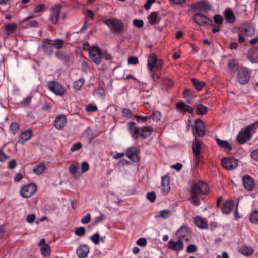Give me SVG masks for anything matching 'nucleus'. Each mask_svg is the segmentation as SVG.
Segmentation results:
<instances>
[{
    "label": "nucleus",
    "mask_w": 258,
    "mask_h": 258,
    "mask_svg": "<svg viewBox=\"0 0 258 258\" xmlns=\"http://www.w3.org/2000/svg\"><path fill=\"white\" fill-rule=\"evenodd\" d=\"M89 165L86 161H84L81 165V172L84 173L89 170Z\"/></svg>",
    "instance_id": "13d9d810"
},
{
    "label": "nucleus",
    "mask_w": 258,
    "mask_h": 258,
    "mask_svg": "<svg viewBox=\"0 0 258 258\" xmlns=\"http://www.w3.org/2000/svg\"><path fill=\"white\" fill-rule=\"evenodd\" d=\"M207 108L202 104L197 105L196 108V113L198 115H204L207 112Z\"/></svg>",
    "instance_id": "c9c22d12"
},
{
    "label": "nucleus",
    "mask_w": 258,
    "mask_h": 258,
    "mask_svg": "<svg viewBox=\"0 0 258 258\" xmlns=\"http://www.w3.org/2000/svg\"><path fill=\"white\" fill-rule=\"evenodd\" d=\"M250 156L252 159L258 161V149L253 150L250 153Z\"/></svg>",
    "instance_id": "e2e57ef3"
},
{
    "label": "nucleus",
    "mask_w": 258,
    "mask_h": 258,
    "mask_svg": "<svg viewBox=\"0 0 258 258\" xmlns=\"http://www.w3.org/2000/svg\"><path fill=\"white\" fill-rule=\"evenodd\" d=\"M247 57L251 63H258V46L252 48L248 51Z\"/></svg>",
    "instance_id": "4be33fe9"
},
{
    "label": "nucleus",
    "mask_w": 258,
    "mask_h": 258,
    "mask_svg": "<svg viewBox=\"0 0 258 258\" xmlns=\"http://www.w3.org/2000/svg\"><path fill=\"white\" fill-rule=\"evenodd\" d=\"M167 247L171 250L180 252L184 249V243L183 241L177 239V241L170 240L167 243Z\"/></svg>",
    "instance_id": "9b49d317"
},
{
    "label": "nucleus",
    "mask_w": 258,
    "mask_h": 258,
    "mask_svg": "<svg viewBox=\"0 0 258 258\" xmlns=\"http://www.w3.org/2000/svg\"><path fill=\"white\" fill-rule=\"evenodd\" d=\"M81 147L82 144L79 142L73 144L71 147V151L72 152H74L77 150H79L81 148Z\"/></svg>",
    "instance_id": "4d7b16f0"
},
{
    "label": "nucleus",
    "mask_w": 258,
    "mask_h": 258,
    "mask_svg": "<svg viewBox=\"0 0 258 258\" xmlns=\"http://www.w3.org/2000/svg\"><path fill=\"white\" fill-rule=\"evenodd\" d=\"M195 225L201 229L205 228L207 227V222L200 216H196L194 219Z\"/></svg>",
    "instance_id": "c85d7f7f"
},
{
    "label": "nucleus",
    "mask_w": 258,
    "mask_h": 258,
    "mask_svg": "<svg viewBox=\"0 0 258 258\" xmlns=\"http://www.w3.org/2000/svg\"><path fill=\"white\" fill-rule=\"evenodd\" d=\"M163 67V62L158 59L154 53H151L148 59L147 68L149 72H156L161 70Z\"/></svg>",
    "instance_id": "7ed1b4c3"
},
{
    "label": "nucleus",
    "mask_w": 258,
    "mask_h": 258,
    "mask_svg": "<svg viewBox=\"0 0 258 258\" xmlns=\"http://www.w3.org/2000/svg\"><path fill=\"white\" fill-rule=\"evenodd\" d=\"M194 21L197 24L200 26L212 22V20L209 17L201 13H196L194 15Z\"/></svg>",
    "instance_id": "f3484780"
},
{
    "label": "nucleus",
    "mask_w": 258,
    "mask_h": 258,
    "mask_svg": "<svg viewBox=\"0 0 258 258\" xmlns=\"http://www.w3.org/2000/svg\"><path fill=\"white\" fill-rule=\"evenodd\" d=\"M221 164L223 168L227 170H233L238 165V161L233 158L225 157L221 160Z\"/></svg>",
    "instance_id": "1a4fd4ad"
},
{
    "label": "nucleus",
    "mask_w": 258,
    "mask_h": 258,
    "mask_svg": "<svg viewBox=\"0 0 258 258\" xmlns=\"http://www.w3.org/2000/svg\"><path fill=\"white\" fill-rule=\"evenodd\" d=\"M158 14L157 12H152L149 17V22L151 24H154L157 20Z\"/></svg>",
    "instance_id": "c03bdc74"
},
{
    "label": "nucleus",
    "mask_w": 258,
    "mask_h": 258,
    "mask_svg": "<svg viewBox=\"0 0 258 258\" xmlns=\"http://www.w3.org/2000/svg\"><path fill=\"white\" fill-rule=\"evenodd\" d=\"M130 132L132 135V137L136 139H137L139 135H140L139 130L137 127H135L132 129V131H130Z\"/></svg>",
    "instance_id": "5fc2aeb1"
},
{
    "label": "nucleus",
    "mask_w": 258,
    "mask_h": 258,
    "mask_svg": "<svg viewBox=\"0 0 258 258\" xmlns=\"http://www.w3.org/2000/svg\"><path fill=\"white\" fill-rule=\"evenodd\" d=\"M195 87L198 91H201L202 88L205 86L206 84L203 81H200L195 78L191 79Z\"/></svg>",
    "instance_id": "473e14b6"
},
{
    "label": "nucleus",
    "mask_w": 258,
    "mask_h": 258,
    "mask_svg": "<svg viewBox=\"0 0 258 258\" xmlns=\"http://www.w3.org/2000/svg\"><path fill=\"white\" fill-rule=\"evenodd\" d=\"M37 187L34 184H29L22 187L20 190L22 197L28 198L33 196L36 191Z\"/></svg>",
    "instance_id": "9d476101"
},
{
    "label": "nucleus",
    "mask_w": 258,
    "mask_h": 258,
    "mask_svg": "<svg viewBox=\"0 0 258 258\" xmlns=\"http://www.w3.org/2000/svg\"><path fill=\"white\" fill-rule=\"evenodd\" d=\"M234 202L232 200H227L224 202V205L221 208V211L226 214H229L233 210Z\"/></svg>",
    "instance_id": "412c9836"
},
{
    "label": "nucleus",
    "mask_w": 258,
    "mask_h": 258,
    "mask_svg": "<svg viewBox=\"0 0 258 258\" xmlns=\"http://www.w3.org/2000/svg\"><path fill=\"white\" fill-rule=\"evenodd\" d=\"M217 144L221 147L227 149L230 151L232 149V147L229 143L226 140H222L219 138L216 139Z\"/></svg>",
    "instance_id": "c756f323"
},
{
    "label": "nucleus",
    "mask_w": 258,
    "mask_h": 258,
    "mask_svg": "<svg viewBox=\"0 0 258 258\" xmlns=\"http://www.w3.org/2000/svg\"><path fill=\"white\" fill-rule=\"evenodd\" d=\"M191 91L189 89L185 90L183 92V96L186 99L187 102L191 104L192 102L193 98L192 97L190 96V93Z\"/></svg>",
    "instance_id": "79ce46f5"
},
{
    "label": "nucleus",
    "mask_w": 258,
    "mask_h": 258,
    "mask_svg": "<svg viewBox=\"0 0 258 258\" xmlns=\"http://www.w3.org/2000/svg\"><path fill=\"white\" fill-rule=\"evenodd\" d=\"M90 219L91 215L88 213L82 218L81 221L82 224H85L88 223L90 221Z\"/></svg>",
    "instance_id": "603ef678"
},
{
    "label": "nucleus",
    "mask_w": 258,
    "mask_h": 258,
    "mask_svg": "<svg viewBox=\"0 0 258 258\" xmlns=\"http://www.w3.org/2000/svg\"><path fill=\"white\" fill-rule=\"evenodd\" d=\"M176 236L177 239L182 241L185 240L188 242L191 239L190 229L186 226H181L176 232Z\"/></svg>",
    "instance_id": "6e6552de"
},
{
    "label": "nucleus",
    "mask_w": 258,
    "mask_h": 258,
    "mask_svg": "<svg viewBox=\"0 0 258 258\" xmlns=\"http://www.w3.org/2000/svg\"><path fill=\"white\" fill-rule=\"evenodd\" d=\"M33 136V132L31 130L27 129L22 132L18 137V143L24 144L26 142L29 140Z\"/></svg>",
    "instance_id": "dca6fc26"
},
{
    "label": "nucleus",
    "mask_w": 258,
    "mask_h": 258,
    "mask_svg": "<svg viewBox=\"0 0 258 258\" xmlns=\"http://www.w3.org/2000/svg\"><path fill=\"white\" fill-rule=\"evenodd\" d=\"M32 96H29L24 98L21 102L20 105L22 106L26 107L29 106L31 102Z\"/></svg>",
    "instance_id": "37998d69"
},
{
    "label": "nucleus",
    "mask_w": 258,
    "mask_h": 258,
    "mask_svg": "<svg viewBox=\"0 0 258 258\" xmlns=\"http://www.w3.org/2000/svg\"><path fill=\"white\" fill-rule=\"evenodd\" d=\"M214 20L215 23L218 25L222 24L223 21L222 17L220 15H216L214 17Z\"/></svg>",
    "instance_id": "6e6d98bb"
},
{
    "label": "nucleus",
    "mask_w": 258,
    "mask_h": 258,
    "mask_svg": "<svg viewBox=\"0 0 258 258\" xmlns=\"http://www.w3.org/2000/svg\"><path fill=\"white\" fill-rule=\"evenodd\" d=\"M191 8L193 9H197L199 11L202 8L204 9L206 11L211 9L210 5L207 2L205 1H202L200 3L194 4L192 5Z\"/></svg>",
    "instance_id": "393cba45"
},
{
    "label": "nucleus",
    "mask_w": 258,
    "mask_h": 258,
    "mask_svg": "<svg viewBox=\"0 0 258 258\" xmlns=\"http://www.w3.org/2000/svg\"><path fill=\"white\" fill-rule=\"evenodd\" d=\"M79 169L78 164H73L70 166L69 171L72 175H75L77 173Z\"/></svg>",
    "instance_id": "de8ad7c7"
},
{
    "label": "nucleus",
    "mask_w": 258,
    "mask_h": 258,
    "mask_svg": "<svg viewBox=\"0 0 258 258\" xmlns=\"http://www.w3.org/2000/svg\"><path fill=\"white\" fill-rule=\"evenodd\" d=\"M172 215V211L168 209L161 210L159 212V215L157 216L159 217H161L163 219H166Z\"/></svg>",
    "instance_id": "4c0bfd02"
},
{
    "label": "nucleus",
    "mask_w": 258,
    "mask_h": 258,
    "mask_svg": "<svg viewBox=\"0 0 258 258\" xmlns=\"http://www.w3.org/2000/svg\"><path fill=\"white\" fill-rule=\"evenodd\" d=\"M244 33L247 36H252L255 32L254 28L251 25H247L243 27Z\"/></svg>",
    "instance_id": "58836bf2"
},
{
    "label": "nucleus",
    "mask_w": 258,
    "mask_h": 258,
    "mask_svg": "<svg viewBox=\"0 0 258 258\" xmlns=\"http://www.w3.org/2000/svg\"><path fill=\"white\" fill-rule=\"evenodd\" d=\"M197 250V247L194 244L189 245L187 246V249H186V252L189 253L195 252Z\"/></svg>",
    "instance_id": "bf43d9fd"
},
{
    "label": "nucleus",
    "mask_w": 258,
    "mask_h": 258,
    "mask_svg": "<svg viewBox=\"0 0 258 258\" xmlns=\"http://www.w3.org/2000/svg\"><path fill=\"white\" fill-rule=\"evenodd\" d=\"M204 127V123L201 120H196L194 124L195 132H194V134L195 135V134L196 136L203 137L205 134Z\"/></svg>",
    "instance_id": "a211bd4d"
},
{
    "label": "nucleus",
    "mask_w": 258,
    "mask_h": 258,
    "mask_svg": "<svg viewBox=\"0 0 258 258\" xmlns=\"http://www.w3.org/2000/svg\"><path fill=\"white\" fill-rule=\"evenodd\" d=\"M137 148L136 147L132 146L128 148L126 152V156L134 162L139 161V157L137 154Z\"/></svg>",
    "instance_id": "aec40b11"
},
{
    "label": "nucleus",
    "mask_w": 258,
    "mask_h": 258,
    "mask_svg": "<svg viewBox=\"0 0 258 258\" xmlns=\"http://www.w3.org/2000/svg\"><path fill=\"white\" fill-rule=\"evenodd\" d=\"M91 241L96 245L99 243L100 237L99 234H94L90 238Z\"/></svg>",
    "instance_id": "09e8293b"
},
{
    "label": "nucleus",
    "mask_w": 258,
    "mask_h": 258,
    "mask_svg": "<svg viewBox=\"0 0 258 258\" xmlns=\"http://www.w3.org/2000/svg\"><path fill=\"white\" fill-rule=\"evenodd\" d=\"M10 129L13 134H16L20 129V125L16 122H13L10 125Z\"/></svg>",
    "instance_id": "a18cd8bd"
},
{
    "label": "nucleus",
    "mask_w": 258,
    "mask_h": 258,
    "mask_svg": "<svg viewBox=\"0 0 258 258\" xmlns=\"http://www.w3.org/2000/svg\"><path fill=\"white\" fill-rule=\"evenodd\" d=\"M243 184L245 189L247 191H251L254 185L253 179L250 176L245 175L242 178Z\"/></svg>",
    "instance_id": "5701e85b"
},
{
    "label": "nucleus",
    "mask_w": 258,
    "mask_h": 258,
    "mask_svg": "<svg viewBox=\"0 0 258 258\" xmlns=\"http://www.w3.org/2000/svg\"><path fill=\"white\" fill-rule=\"evenodd\" d=\"M228 66L229 70L231 71H234L236 67V60L234 59H230L228 62Z\"/></svg>",
    "instance_id": "3c124183"
},
{
    "label": "nucleus",
    "mask_w": 258,
    "mask_h": 258,
    "mask_svg": "<svg viewBox=\"0 0 258 258\" xmlns=\"http://www.w3.org/2000/svg\"><path fill=\"white\" fill-rule=\"evenodd\" d=\"M105 218H106V216L104 214H101L99 216L96 217L95 218V220L94 221V224L95 225L98 224L99 222H100L102 221H103V220H104L105 219Z\"/></svg>",
    "instance_id": "69168bd1"
},
{
    "label": "nucleus",
    "mask_w": 258,
    "mask_h": 258,
    "mask_svg": "<svg viewBox=\"0 0 258 258\" xmlns=\"http://www.w3.org/2000/svg\"><path fill=\"white\" fill-rule=\"evenodd\" d=\"M176 108L181 111L188 112L190 113L194 112V109L182 101L178 102L176 105Z\"/></svg>",
    "instance_id": "a878e982"
},
{
    "label": "nucleus",
    "mask_w": 258,
    "mask_h": 258,
    "mask_svg": "<svg viewBox=\"0 0 258 258\" xmlns=\"http://www.w3.org/2000/svg\"><path fill=\"white\" fill-rule=\"evenodd\" d=\"M255 129V125L252 124L241 131L237 137L238 142L239 144H243L249 140L251 138L252 134L254 132Z\"/></svg>",
    "instance_id": "20e7f679"
},
{
    "label": "nucleus",
    "mask_w": 258,
    "mask_h": 258,
    "mask_svg": "<svg viewBox=\"0 0 258 258\" xmlns=\"http://www.w3.org/2000/svg\"><path fill=\"white\" fill-rule=\"evenodd\" d=\"M122 114L124 117H126L127 118H130L132 116V112L131 111L127 108H124L122 110Z\"/></svg>",
    "instance_id": "0e129e2a"
},
{
    "label": "nucleus",
    "mask_w": 258,
    "mask_h": 258,
    "mask_svg": "<svg viewBox=\"0 0 258 258\" xmlns=\"http://www.w3.org/2000/svg\"><path fill=\"white\" fill-rule=\"evenodd\" d=\"M49 90L57 96H62L66 92L64 88L62 85L56 81H50L48 83Z\"/></svg>",
    "instance_id": "0eeeda50"
},
{
    "label": "nucleus",
    "mask_w": 258,
    "mask_h": 258,
    "mask_svg": "<svg viewBox=\"0 0 258 258\" xmlns=\"http://www.w3.org/2000/svg\"><path fill=\"white\" fill-rule=\"evenodd\" d=\"M85 83V80L83 78H79V79L76 80L74 83V84H73V87H74V88L76 90V91H79L80 90L82 86L83 85V84H84Z\"/></svg>",
    "instance_id": "72a5a7b5"
},
{
    "label": "nucleus",
    "mask_w": 258,
    "mask_h": 258,
    "mask_svg": "<svg viewBox=\"0 0 258 258\" xmlns=\"http://www.w3.org/2000/svg\"><path fill=\"white\" fill-rule=\"evenodd\" d=\"M85 229L83 227L77 228L75 231V234L78 236H83L85 234Z\"/></svg>",
    "instance_id": "49530a36"
},
{
    "label": "nucleus",
    "mask_w": 258,
    "mask_h": 258,
    "mask_svg": "<svg viewBox=\"0 0 258 258\" xmlns=\"http://www.w3.org/2000/svg\"><path fill=\"white\" fill-rule=\"evenodd\" d=\"M249 219L251 223L255 224H258V210H256L251 214Z\"/></svg>",
    "instance_id": "ea45409f"
},
{
    "label": "nucleus",
    "mask_w": 258,
    "mask_h": 258,
    "mask_svg": "<svg viewBox=\"0 0 258 258\" xmlns=\"http://www.w3.org/2000/svg\"><path fill=\"white\" fill-rule=\"evenodd\" d=\"M35 218V215L34 214H29L27 216L26 221L29 223H32L34 221Z\"/></svg>",
    "instance_id": "774afa93"
},
{
    "label": "nucleus",
    "mask_w": 258,
    "mask_h": 258,
    "mask_svg": "<svg viewBox=\"0 0 258 258\" xmlns=\"http://www.w3.org/2000/svg\"><path fill=\"white\" fill-rule=\"evenodd\" d=\"M60 10L61 5L60 4L55 5L50 9V21L52 24H56L58 23Z\"/></svg>",
    "instance_id": "f8f14e48"
},
{
    "label": "nucleus",
    "mask_w": 258,
    "mask_h": 258,
    "mask_svg": "<svg viewBox=\"0 0 258 258\" xmlns=\"http://www.w3.org/2000/svg\"><path fill=\"white\" fill-rule=\"evenodd\" d=\"M51 41L50 39H46L42 43L43 52L48 56H51L53 53L54 44Z\"/></svg>",
    "instance_id": "4468645a"
},
{
    "label": "nucleus",
    "mask_w": 258,
    "mask_h": 258,
    "mask_svg": "<svg viewBox=\"0 0 258 258\" xmlns=\"http://www.w3.org/2000/svg\"><path fill=\"white\" fill-rule=\"evenodd\" d=\"M152 131L153 129L151 126L144 127L141 130L140 136L143 138H146L151 135Z\"/></svg>",
    "instance_id": "2f4dec72"
},
{
    "label": "nucleus",
    "mask_w": 258,
    "mask_h": 258,
    "mask_svg": "<svg viewBox=\"0 0 258 258\" xmlns=\"http://www.w3.org/2000/svg\"><path fill=\"white\" fill-rule=\"evenodd\" d=\"M203 142L197 140L196 135L195 134V139L192 143V149L194 156L196 158H200L202 156L201 155V148Z\"/></svg>",
    "instance_id": "ddd939ff"
},
{
    "label": "nucleus",
    "mask_w": 258,
    "mask_h": 258,
    "mask_svg": "<svg viewBox=\"0 0 258 258\" xmlns=\"http://www.w3.org/2000/svg\"><path fill=\"white\" fill-rule=\"evenodd\" d=\"M209 191L208 185L204 182L199 181L193 185L191 189L190 200L195 205L199 204L200 195L206 194Z\"/></svg>",
    "instance_id": "f257e3e1"
},
{
    "label": "nucleus",
    "mask_w": 258,
    "mask_h": 258,
    "mask_svg": "<svg viewBox=\"0 0 258 258\" xmlns=\"http://www.w3.org/2000/svg\"><path fill=\"white\" fill-rule=\"evenodd\" d=\"M54 47L57 49H60L63 47L64 41L62 39H57L54 41L53 43Z\"/></svg>",
    "instance_id": "a19ab883"
},
{
    "label": "nucleus",
    "mask_w": 258,
    "mask_h": 258,
    "mask_svg": "<svg viewBox=\"0 0 258 258\" xmlns=\"http://www.w3.org/2000/svg\"><path fill=\"white\" fill-rule=\"evenodd\" d=\"M133 25L139 28H141L143 27L144 22L142 20L134 19L133 21Z\"/></svg>",
    "instance_id": "864d4df0"
},
{
    "label": "nucleus",
    "mask_w": 258,
    "mask_h": 258,
    "mask_svg": "<svg viewBox=\"0 0 258 258\" xmlns=\"http://www.w3.org/2000/svg\"><path fill=\"white\" fill-rule=\"evenodd\" d=\"M250 73V71L247 68L238 67L237 74L238 81L242 85L247 84L249 81Z\"/></svg>",
    "instance_id": "39448f33"
},
{
    "label": "nucleus",
    "mask_w": 258,
    "mask_h": 258,
    "mask_svg": "<svg viewBox=\"0 0 258 258\" xmlns=\"http://www.w3.org/2000/svg\"><path fill=\"white\" fill-rule=\"evenodd\" d=\"M139 62L138 59L137 57H130L128 59V63L129 64L136 65Z\"/></svg>",
    "instance_id": "680f3d73"
},
{
    "label": "nucleus",
    "mask_w": 258,
    "mask_h": 258,
    "mask_svg": "<svg viewBox=\"0 0 258 258\" xmlns=\"http://www.w3.org/2000/svg\"><path fill=\"white\" fill-rule=\"evenodd\" d=\"M89 246L86 244L79 246L76 249V254L79 258H86L89 252Z\"/></svg>",
    "instance_id": "6ab92c4d"
},
{
    "label": "nucleus",
    "mask_w": 258,
    "mask_h": 258,
    "mask_svg": "<svg viewBox=\"0 0 258 258\" xmlns=\"http://www.w3.org/2000/svg\"><path fill=\"white\" fill-rule=\"evenodd\" d=\"M45 170V165L44 163H39L35 168L33 169V172L36 174L42 173Z\"/></svg>",
    "instance_id": "e433bc0d"
},
{
    "label": "nucleus",
    "mask_w": 258,
    "mask_h": 258,
    "mask_svg": "<svg viewBox=\"0 0 258 258\" xmlns=\"http://www.w3.org/2000/svg\"><path fill=\"white\" fill-rule=\"evenodd\" d=\"M225 20L229 23H233L235 20V17L233 12L230 10H226L225 12Z\"/></svg>",
    "instance_id": "7c9ffc66"
},
{
    "label": "nucleus",
    "mask_w": 258,
    "mask_h": 258,
    "mask_svg": "<svg viewBox=\"0 0 258 258\" xmlns=\"http://www.w3.org/2000/svg\"><path fill=\"white\" fill-rule=\"evenodd\" d=\"M170 180L168 176L165 175L162 178V191L164 194H168L170 189Z\"/></svg>",
    "instance_id": "b1692460"
},
{
    "label": "nucleus",
    "mask_w": 258,
    "mask_h": 258,
    "mask_svg": "<svg viewBox=\"0 0 258 258\" xmlns=\"http://www.w3.org/2000/svg\"><path fill=\"white\" fill-rule=\"evenodd\" d=\"M147 198L151 202H154L156 200V194L153 191L149 192L147 195Z\"/></svg>",
    "instance_id": "338daca9"
},
{
    "label": "nucleus",
    "mask_w": 258,
    "mask_h": 258,
    "mask_svg": "<svg viewBox=\"0 0 258 258\" xmlns=\"http://www.w3.org/2000/svg\"><path fill=\"white\" fill-rule=\"evenodd\" d=\"M67 123V119L63 114L57 116L54 121V126L57 130L63 129L66 125Z\"/></svg>",
    "instance_id": "2eb2a0df"
},
{
    "label": "nucleus",
    "mask_w": 258,
    "mask_h": 258,
    "mask_svg": "<svg viewBox=\"0 0 258 258\" xmlns=\"http://www.w3.org/2000/svg\"><path fill=\"white\" fill-rule=\"evenodd\" d=\"M41 253L44 257H48L50 255V247L48 244H44L40 248Z\"/></svg>",
    "instance_id": "f704fd0d"
},
{
    "label": "nucleus",
    "mask_w": 258,
    "mask_h": 258,
    "mask_svg": "<svg viewBox=\"0 0 258 258\" xmlns=\"http://www.w3.org/2000/svg\"><path fill=\"white\" fill-rule=\"evenodd\" d=\"M147 243V240L144 238H140L137 241V244L140 246H145Z\"/></svg>",
    "instance_id": "052dcab7"
},
{
    "label": "nucleus",
    "mask_w": 258,
    "mask_h": 258,
    "mask_svg": "<svg viewBox=\"0 0 258 258\" xmlns=\"http://www.w3.org/2000/svg\"><path fill=\"white\" fill-rule=\"evenodd\" d=\"M103 22L104 24L106 25L113 32L122 33L124 31V24L119 19H106L104 20Z\"/></svg>",
    "instance_id": "f03ea898"
},
{
    "label": "nucleus",
    "mask_w": 258,
    "mask_h": 258,
    "mask_svg": "<svg viewBox=\"0 0 258 258\" xmlns=\"http://www.w3.org/2000/svg\"><path fill=\"white\" fill-rule=\"evenodd\" d=\"M17 28V25L15 23H8L5 25V29L7 35L14 33Z\"/></svg>",
    "instance_id": "bb28decb"
},
{
    "label": "nucleus",
    "mask_w": 258,
    "mask_h": 258,
    "mask_svg": "<svg viewBox=\"0 0 258 258\" xmlns=\"http://www.w3.org/2000/svg\"><path fill=\"white\" fill-rule=\"evenodd\" d=\"M253 251L254 249L251 246H244L239 249V252L245 256H250Z\"/></svg>",
    "instance_id": "cd10ccee"
},
{
    "label": "nucleus",
    "mask_w": 258,
    "mask_h": 258,
    "mask_svg": "<svg viewBox=\"0 0 258 258\" xmlns=\"http://www.w3.org/2000/svg\"><path fill=\"white\" fill-rule=\"evenodd\" d=\"M89 56L92 61L96 65H99L101 63L102 54L99 47L92 46L89 52Z\"/></svg>",
    "instance_id": "423d86ee"
},
{
    "label": "nucleus",
    "mask_w": 258,
    "mask_h": 258,
    "mask_svg": "<svg viewBox=\"0 0 258 258\" xmlns=\"http://www.w3.org/2000/svg\"><path fill=\"white\" fill-rule=\"evenodd\" d=\"M86 110L89 112H94L97 110V107L95 105L89 104L86 106Z\"/></svg>",
    "instance_id": "8fccbe9b"
}]
</instances>
